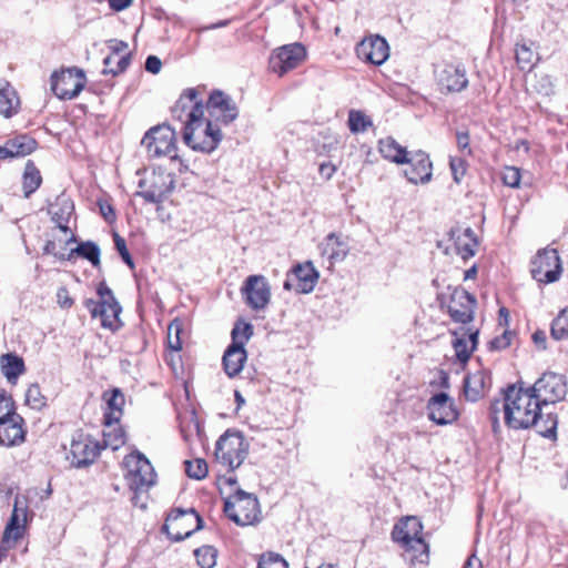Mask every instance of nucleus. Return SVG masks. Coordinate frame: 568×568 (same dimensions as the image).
<instances>
[{
    "instance_id": "nucleus-50",
    "label": "nucleus",
    "mask_w": 568,
    "mask_h": 568,
    "mask_svg": "<svg viewBox=\"0 0 568 568\" xmlns=\"http://www.w3.org/2000/svg\"><path fill=\"white\" fill-rule=\"evenodd\" d=\"M514 336V332L509 331L508 328H505L499 336L495 337L489 342L490 349L500 351L507 348L510 345Z\"/></svg>"
},
{
    "instance_id": "nucleus-14",
    "label": "nucleus",
    "mask_w": 568,
    "mask_h": 568,
    "mask_svg": "<svg viewBox=\"0 0 568 568\" xmlns=\"http://www.w3.org/2000/svg\"><path fill=\"white\" fill-rule=\"evenodd\" d=\"M101 447L92 437L77 432L72 436L68 459L77 468L91 465L99 456Z\"/></svg>"
},
{
    "instance_id": "nucleus-49",
    "label": "nucleus",
    "mask_w": 568,
    "mask_h": 568,
    "mask_svg": "<svg viewBox=\"0 0 568 568\" xmlns=\"http://www.w3.org/2000/svg\"><path fill=\"white\" fill-rule=\"evenodd\" d=\"M453 346L456 353V357L459 362L466 363L471 355V347L468 346V342L464 337H456L453 342Z\"/></svg>"
},
{
    "instance_id": "nucleus-23",
    "label": "nucleus",
    "mask_w": 568,
    "mask_h": 568,
    "mask_svg": "<svg viewBox=\"0 0 568 568\" xmlns=\"http://www.w3.org/2000/svg\"><path fill=\"white\" fill-rule=\"evenodd\" d=\"M409 168L404 171L407 180L413 184H425L432 180L433 164L429 155L424 151L409 153L408 161Z\"/></svg>"
},
{
    "instance_id": "nucleus-11",
    "label": "nucleus",
    "mask_w": 568,
    "mask_h": 568,
    "mask_svg": "<svg viewBox=\"0 0 568 568\" xmlns=\"http://www.w3.org/2000/svg\"><path fill=\"white\" fill-rule=\"evenodd\" d=\"M142 145L146 149L149 156H170L179 160L175 151V131L166 124L151 128L142 139Z\"/></svg>"
},
{
    "instance_id": "nucleus-26",
    "label": "nucleus",
    "mask_w": 568,
    "mask_h": 568,
    "mask_svg": "<svg viewBox=\"0 0 568 568\" xmlns=\"http://www.w3.org/2000/svg\"><path fill=\"white\" fill-rule=\"evenodd\" d=\"M438 85L447 92H460L468 85L466 70L462 65H445L437 74Z\"/></svg>"
},
{
    "instance_id": "nucleus-44",
    "label": "nucleus",
    "mask_w": 568,
    "mask_h": 568,
    "mask_svg": "<svg viewBox=\"0 0 568 568\" xmlns=\"http://www.w3.org/2000/svg\"><path fill=\"white\" fill-rule=\"evenodd\" d=\"M182 323L179 320H174L168 327V345L172 351H180L182 348L181 335Z\"/></svg>"
},
{
    "instance_id": "nucleus-7",
    "label": "nucleus",
    "mask_w": 568,
    "mask_h": 568,
    "mask_svg": "<svg viewBox=\"0 0 568 568\" xmlns=\"http://www.w3.org/2000/svg\"><path fill=\"white\" fill-rule=\"evenodd\" d=\"M183 140L194 151L211 153L222 140V133L217 125L211 121L204 122L202 116L183 126Z\"/></svg>"
},
{
    "instance_id": "nucleus-56",
    "label": "nucleus",
    "mask_w": 568,
    "mask_h": 568,
    "mask_svg": "<svg viewBox=\"0 0 568 568\" xmlns=\"http://www.w3.org/2000/svg\"><path fill=\"white\" fill-rule=\"evenodd\" d=\"M43 253L44 254L53 255L54 257H57V258H59L61 261L67 260V254L65 253H60L58 251L55 241H51V240L47 241V243L43 246Z\"/></svg>"
},
{
    "instance_id": "nucleus-5",
    "label": "nucleus",
    "mask_w": 568,
    "mask_h": 568,
    "mask_svg": "<svg viewBox=\"0 0 568 568\" xmlns=\"http://www.w3.org/2000/svg\"><path fill=\"white\" fill-rule=\"evenodd\" d=\"M97 294L99 300L87 298L84 306L89 310L93 318L101 320V325L104 328L112 331L118 329L120 326V313L122 311L121 305L105 282H101L98 285Z\"/></svg>"
},
{
    "instance_id": "nucleus-16",
    "label": "nucleus",
    "mask_w": 568,
    "mask_h": 568,
    "mask_svg": "<svg viewBox=\"0 0 568 568\" xmlns=\"http://www.w3.org/2000/svg\"><path fill=\"white\" fill-rule=\"evenodd\" d=\"M139 187L144 189L136 192V196L149 203H159L173 190L174 180L165 172H153L148 180H141Z\"/></svg>"
},
{
    "instance_id": "nucleus-60",
    "label": "nucleus",
    "mask_w": 568,
    "mask_h": 568,
    "mask_svg": "<svg viewBox=\"0 0 568 568\" xmlns=\"http://www.w3.org/2000/svg\"><path fill=\"white\" fill-rule=\"evenodd\" d=\"M99 207H100V212L105 221L113 222L115 220V213H114L112 205L104 202V203H100Z\"/></svg>"
},
{
    "instance_id": "nucleus-28",
    "label": "nucleus",
    "mask_w": 568,
    "mask_h": 568,
    "mask_svg": "<svg viewBox=\"0 0 568 568\" xmlns=\"http://www.w3.org/2000/svg\"><path fill=\"white\" fill-rule=\"evenodd\" d=\"M449 237L455 243V248L463 260L473 257L478 246V240L470 227H454L449 231Z\"/></svg>"
},
{
    "instance_id": "nucleus-43",
    "label": "nucleus",
    "mask_w": 568,
    "mask_h": 568,
    "mask_svg": "<svg viewBox=\"0 0 568 568\" xmlns=\"http://www.w3.org/2000/svg\"><path fill=\"white\" fill-rule=\"evenodd\" d=\"M21 521L22 519L20 517H17V514H11L10 520L3 532L4 541H17L22 537L23 527L20 524Z\"/></svg>"
},
{
    "instance_id": "nucleus-31",
    "label": "nucleus",
    "mask_w": 568,
    "mask_h": 568,
    "mask_svg": "<svg viewBox=\"0 0 568 568\" xmlns=\"http://www.w3.org/2000/svg\"><path fill=\"white\" fill-rule=\"evenodd\" d=\"M490 382L489 376L484 371L467 374L464 379V394L470 402H476L484 396L487 383Z\"/></svg>"
},
{
    "instance_id": "nucleus-22",
    "label": "nucleus",
    "mask_w": 568,
    "mask_h": 568,
    "mask_svg": "<svg viewBox=\"0 0 568 568\" xmlns=\"http://www.w3.org/2000/svg\"><path fill=\"white\" fill-rule=\"evenodd\" d=\"M356 53L359 59L381 65L389 57V47L384 38L374 36L361 41L356 47Z\"/></svg>"
},
{
    "instance_id": "nucleus-20",
    "label": "nucleus",
    "mask_w": 568,
    "mask_h": 568,
    "mask_svg": "<svg viewBox=\"0 0 568 568\" xmlns=\"http://www.w3.org/2000/svg\"><path fill=\"white\" fill-rule=\"evenodd\" d=\"M318 273L311 262L296 265L284 282L286 291L306 294L314 290Z\"/></svg>"
},
{
    "instance_id": "nucleus-64",
    "label": "nucleus",
    "mask_w": 568,
    "mask_h": 568,
    "mask_svg": "<svg viewBox=\"0 0 568 568\" xmlns=\"http://www.w3.org/2000/svg\"><path fill=\"white\" fill-rule=\"evenodd\" d=\"M132 3V0H109L110 7L115 11H122Z\"/></svg>"
},
{
    "instance_id": "nucleus-51",
    "label": "nucleus",
    "mask_w": 568,
    "mask_h": 568,
    "mask_svg": "<svg viewBox=\"0 0 568 568\" xmlns=\"http://www.w3.org/2000/svg\"><path fill=\"white\" fill-rule=\"evenodd\" d=\"M520 171L515 166H507L503 172L501 180L505 185L510 187H518L520 183Z\"/></svg>"
},
{
    "instance_id": "nucleus-1",
    "label": "nucleus",
    "mask_w": 568,
    "mask_h": 568,
    "mask_svg": "<svg viewBox=\"0 0 568 568\" xmlns=\"http://www.w3.org/2000/svg\"><path fill=\"white\" fill-rule=\"evenodd\" d=\"M542 408L529 388L510 384L501 392V398L495 399L490 404L493 432L495 434L499 432V414L503 413L504 422L510 429L535 427L544 437L555 438L558 425L557 416L550 412L542 413Z\"/></svg>"
},
{
    "instance_id": "nucleus-37",
    "label": "nucleus",
    "mask_w": 568,
    "mask_h": 568,
    "mask_svg": "<svg viewBox=\"0 0 568 568\" xmlns=\"http://www.w3.org/2000/svg\"><path fill=\"white\" fill-rule=\"evenodd\" d=\"M552 338L560 341L568 338V307L564 308L551 323Z\"/></svg>"
},
{
    "instance_id": "nucleus-53",
    "label": "nucleus",
    "mask_w": 568,
    "mask_h": 568,
    "mask_svg": "<svg viewBox=\"0 0 568 568\" xmlns=\"http://www.w3.org/2000/svg\"><path fill=\"white\" fill-rule=\"evenodd\" d=\"M115 64H116L115 69H103L102 73L118 75V74L124 72L130 64V53L122 55L120 58L116 57Z\"/></svg>"
},
{
    "instance_id": "nucleus-34",
    "label": "nucleus",
    "mask_w": 568,
    "mask_h": 568,
    "mask_svg": "<svg viewBox=\"0 0 568 568\" xmlns=\"http://www.w3.org/2000/svg\"><path fill=\"white\" fill-rule=\"evenodd\" d=\"M20 99L17 91L7 83L0 89V115L11 118L19 111Z\"/></svg>"
},
{
    "instance_id": "nucleus-15",
    "label": "nucleus",
    "mask_w": 568,
    "mask_h": 568,
    "mask_svg": "<svg viewBox=\"0 0 568 568\" xmlns=\"http://www.w3.org/2000/svg\"><path fill=\"white\" fill-rule=\"evenodd\" d=\"M203 114L204 106L202 100L199 98V92L193 88L184 90L172 108L173 118L180 121L183 126L194 123Z\"/></svg>"
},
{
    "instance_id": "nucleus-33",
    "label": "nucleus",
    "mask_w": 568,
    "mask_h": 568,
    "mask_svg": "<svg viewBox=\"0 0 568 568\" xmlns=\"http://www.w3.org/2000/svg\"><path fill=\"white\" fill-rule=\"evenodd\" d=\"M0 367L3 376L11 384H16L18 377L26 371L23 358L13 353L1 355Z\"/></svg>"
},
{
    "instance_id": "nucleus-21",
    "label": "nucleus",
    "mask_w": 568,
    "mask_h": 568,
    "mask_svg": "<svg viewBox=\"0 0 568 568\" xmlns=\"http://www.w3.org/2000/svg\"><path fill=\"white\" fill-rule=\"evenodd\" d=\"M475 306V297L464 288H457L450 296L448 313L454 322L467 324L474 320Z\"/></svg>"
},
{
    "instance_id": "nucleus-2",
    "label": "nucleus",
    "mask_w": 568,
    "mask_h": 568,
    "mask_svg": "<svg viewBox=\"0 0 568 568\" xmlns=\"http://www.w3.org/2000/svg\"><path fill=\"white\" fill-rule=\"evenodd\" d=\"M423 525L417 517H406L396 524L392 538L407 551H412V562L424 564L428 560V545L422 537Z\"/></svg>"
},
{
    "instance_id": "nucleus-63",
    "label": "nucleus",
    "mask_w": 568,
    "mask_h": 568,
    "mask_svg": "<svg viewBox=\"0 0 568 568\" xmlns=\"http://www.w3.org/2000/svg\"><path fill=\"white\" fill-rule=\"evenodd\" d=\"M109 47L112 50L113 55L116 57L120 52L126 50L128 43L120 40H111Z\"/></svg>"
},
{
    "instance_id": "nucleus-45",
    "label": "nucleus",
    "mask_w": 568,
    "mask_h": 568,
    "mask_svg": "<svg viewBox=\"0 0 568 568\" xmlns=\"http://www.w3.org/2000/svg\"><path fill=\"white\" fill-rule=\"evenodd\" d=\"M257 568H288V565L281 555L266 552L260 557Z\"/></svg>"
},
{
    "instance_id": "nucleus-61",
    "label": "nucleus",
    "mask_w": 568,
    "mask_h": 568,
    "mask_svg": "<svg viewBox=\"0 0 568 568\" xmlns=\"http://www.w3.org/2000/svg\"><path fill=\"white\" fill-rule=\"evenodd\" d=\"M532 341L535 343V345L539 348V349H546V341H547V336H546V333L544 331H536L534 334H532Z\"/></svg>"
},
{
    "instance_id": "nucleus-3",
    "label": "nucleus",
    "mask_w": 568,
    "mask_h": 568,
    "mask_svg": "<svg viewBox=\"0 0 568 568\" xmlns=\"http://www.w3.org/2000/svg\"><path fill=\"white\" fill-rule=\"evenodd\" d=\"M250 444L241 432L227 429L216 442L215 459L227 470L239 468L248 455Z\"/></svg>"
},
{
    "instance_id": "nucleus-32",
    "label": "nucleus",
    "mask_w": 568,
    "mask_h": 568,
    "mask_svg": "<svg viewBox=\"0 0 568 568\" xmlns=\"http://www.w3.org/2000/svg\"><path fill=\"white\" fill-rule=\"evenodd\" d=\"M378 151L384 159L396 164H405L408 161L409 152L392 136L378 141Z\"/></svg>"
},
{
    "instance_id": "nucleus-59",
    "label": "nucleus",
    "mask_w": 568,
    "mask_h": 568,
    "mask_svg": "<svg viewBox=\"0 0 568 568\" xmlns=\"http://www.w3.org/2000/svg\"><path fill=\"white\" fill-rule=\"evenodd\" d=\"M12 514H17V517H20L22 521L27 519V505L21 501L20 497H16Z\"/></svg>"
},
{
    "instance_id": "nucleus-18",
    "label": "nucleus",
    "mask_w": 568,
    "mask_h": 568,
    "mask_svg": "<svg viewBox=\"0 0 568 568\" xmlns=\"http://www.w3.org/2000/svg\"><path fill=\"white\" fill-rule=\"evenodd\" d=\"M246 304L255 310H264L271 300V286L263 275H250L242 288Z\"/></svg>"
},
{
    "instance_id": "nucleus-42",
    "label": "nucleus",
    "mask_w": 568,
    "mask_h": 568,
    "mask_svg": "<svg viewBox=\"0 0 568 568\" xmlns=\"http://www.w3.org/2000/svg\"><path fill=\"white\" fill-rule=\"evenodd\" d=\"M185 471L190 478L203 479L207 475V464L204 459L185 460Z\"/></svg>"
},
{
    "instance_id": "nucleus-4",
    "label": "nucleus",
    "mask_w": 568,
    "mask_h": 568,
    "mask_svg": "<svg viewBox=\"0 0 568 568\" xmlns=\"http://www.w3.org/2000/svg\"><path fill=\"white\" fill-rule=\"evenodd\" d=\"M124 465L128 468L125 479L131 490L135 493L132 498L138 504V494L148 491L156 483V473L150 460L140 452L125 456Z\"/></svg>"
},
{
    "instance_id": "nucleus-9",
    "label": "nucleus",
    "mask_w": 568,
    "mask_h": 568,
    "mask_svg": "<svg viewBox=\"0 0 568 568\" xmlns=\"http://www.w3.org/2000/svg\"><path fill=\"white\" fill-rule=\"evenodd\" d=\"M203 528V519L194 508L173 509L162 527L163 532L173 541H182Z\"/></svg>"
},
{
    "instance_id": "nucleus-36",
    "label": "nucleus",
    "mask_w": 568,
    "mask_h": 568,
    "mask_svg": "<svg viewBox=\"0 0 568 568\" xmlns=\"http://www.w3.org/2000/svg\"><path fill=\"white\" fill-rule=\"evenodd\" d=\"M42 178L40 171L32 162H28L23 173V192L24 197H30V195L36 192L41 185Z\"/></svg>"
},
{
    "instance_id": "nucleus-55",
    "label": "nucleus",
    "mask_w": 568,
    "mask_h": 568,
    "mask_svg": "<svg viewBox=\"0 0 568 568\" xmlns=\"http://www.w3.org/2000/svg\"><path fill=\"white\" fill-rule=\"evenodd\" d=\"M104 442L106 446H111L112 449H118L120 446L124 444V434L121 429H119L113 438H111L110 434H104Z\"/></svg>"
},
{
    "instance_id": "nucleus-39",
    "label": "nucleus",
    "mask_w": 568,
    "mask_h": 568,
    "mask_svg": "<svg viewBox=\"0 0 568 568\" xmlns=\"http://www.w3.org/2000/svg\"><path fill=\"white\" fill-rule=\"evenodd\" d=\"M194 556L202 568H213L216 564L217 550L206 545L195 549Z\"/></svg>"
},
{
    "instance_id": "nucleus-12",
    "label": "nucleus",
    "mask_w": 568,
    "mask_h": 568,
    "mask_svg": "<svg viewBox=\"0 0 568 568\" xmlns=\"http://www.w3.org/2000/svg\"><path fill=\"white\" fill-rule=\"evenodd\" d=\"M561 271L560 257L556 248L539 250L531 261V276L540 283L549 284L558 281Z\"/></svg>"
},
{
    "instance_id": "nucleus-24",
    "label": "nucleus",
    "mask_w": 568,
    "mask_h": 568,
    "mask_svg": "<svg viewBox=\"0 0 568 568\" xmlns=\"http://www.w3.org/2000/svg\"><path fill=\"white\" fill-rule=\"evenodd\" d=\"M24 419L18 414L0 418V446L12 447L26 439Z\"/></svg>"
},
{
    "instance_id": "nucleus-17",
    "label": "nucleus",
    "mask_w": 568,
    "mask_h": 568,
    "mask_svg": "<svg viewBox=\"0 0 568 568\" xmlns=\"http://www.w3.org/2000/svg\"><path fill=\"white\" fill-rule=\"evenodd\" d=\"M428 418L437 425H448L458 419L455 400L446 393L433 395L427 402Z\"/></svg>"
},
{
    "instance_id": "nucleus-38",
    "label": "nucleus",
    "mask_w": 568,
    "mask_h": 568,
    "mask_svg": "<svg viewBox=\"0 0 568 568\" xmlns=\"http://www.w3.org/2000/svg\"><path fill=\"white\" fill-rule=\"evenodd\" d=\"M10 145L17 156H26L36 150L37 142L28 135H19L10 140Z\"/></svg>"
},
{
    "instance_id": "nucleus-29",
    "label": "nucleus",
    "mask_w": 568,
    "mask_h": 568,
    "mask_svg": "<svg viewBox=\"0 0 568 568\" xmlns=\"http://www.w3.org/2000/svg\"><path fill=\"white\" fill-rule=\"evenodd\" d=\"M73 210V203L64 196L58 197L57 202L52 204L49 209L51 219L57 224V226L62 232L70 233V237L65 241L67 245L77 241L74 234L70 231L68 226V222Z\"/></svg>"
},
{
    "instance_id": "nucleus-19",
    "label": "nucleus",
    "mask_w": 568,
    "mask_h": 568,
    "mask_svg": "<svg viewBox=\"0 0 568 568\" xmlns=\"http://www.w3.org/2000/svg\"><path fill=\"white\" fill-rule=\"evenodd\" d=\"M305 58V49L300 43L283 45L270 59L272 70L278 75L295 69Z\"/></svg>"
},
{
    "instance_id": "nucleus-8",
    "label": "nucleus",
    "mask_w": 568,
    "mask_h": 568,
    "mask_svg": "<svg viewBox=\"0 0 568 568\" xmlns=\"http://www.w3.org/2000/svg\"><path fill=\"white\" fill-rule=\"evenodd\" d=\"M224 513L239 526L254 525L260 520V504L253 494L237 489L236 493L224 503Z\"/></svg>"
},
{
    "instance_id": "nucleus-13",
    "label": "nucleus",
    "mask_w": 568,
    "mask_h": 568,
    "mask_svg": "<svg viewBox=\"0 0 568 568\" xmlns=\"http://www.w3.org/2000/svg\"><path fill=\"white\" fill-rule=\"evenodd\" d=\"M84 72L72 68L51 77V89L61 100H72L80 94L85 85Z\"/></svg>"
},
{
    "instance_id": "nucleus-40",
    "label": "nucleus",
    "mask_w": 568,
    "mask_h": 568,
    "mask_svg": "<svg viewBox=\"0 0 568 568\" xmlns=\"http://www.w3.org/2000/svg\"><path fill=\"white\" fill-rule=\"evenodd\" d=\"M369 126H372V121L364 112L349 111L348 128L353 133L365 132Z\"/></svg>"
},
{
    "instance_id": "nucleus-46",
    "label": "nucleus",
    "mask_w": 568,
    "mask_h": 568,
    "mask_svg": "<svg viewBox=\"0 0 568 568\" xmlns=\"http://www.w3.org/2000/svg\"><path fill=\"white\" fill-rule=\"evenodd\" d=\"M532 50L526 44L517 45L516 49V61L520 69H530L532 67Z\"/></svg>"
},
{
    "instance_id": "nucleus-27",
    "label": "nucleus",
    "mask_w": 568,
    "mask_h": 568,
    "mask_svg": "<svg viewBox=\"0 0 568 568\" xmlns=\"http://www.w3.org/2000/svg\"><path fill=\"white\" fill-rule=\"evenodd\" d=\"M318 247L321 254L326 256L331 264L343 262L349 252L348 242L334 232L327 234Z\"/></svg>"
},
{
    "instance_id": "nucleus-25",
    "label": "nucleus",
    "mask_w": 568,
    "mask_h": 568,
    "mask_svg": "<svg viewBox=\"0 0 568 568\" xmlns=\"http://www.w3.org/2000/svg\"><path fill=\"white\" fill-rule=\"evenodd\" d=\"M207 109L212 116L229 124L237 118V108L232 99L222 91H214L207 101Z\"/></svg>"
},
{
    "instance_id": "nucleus-6",
    "label": "nucleus",
    "mask_w": 568,
    "mask_h": 568,
    "mask_svg": "<svg viewBox=\"0 0 568 568\" xmlns=\"http://www.w3.org/2000/svg\"><path fill=\"white\" fill-rule=\"evenodd\" d=\"M253 334L252 325L236 324L232 329V343L224 352L222 363L224 372L231 378L237 376L247 359L245 344Z\"/></svg>"
},
{
    "instance_id": "nucleus-48",
    "label": "nucleus",
    "mask_w": 568,
    "mask_h": 568,
    "mask_svg": "<svg viewBox=\"0 0 568 568\" xmlns=\"http://www.w3.org/2000/svg\"><path fill=\"white\" fill-rule=\"evenodd\" d=\"M453 179L456 183H460L467 171L466 160L463 158L452 156L449 161Z\"/></svg>"
},
{
    "instance_id": "nucleus-57",
    "label": "nucleus",
    "mask_w": 568,
    "mask_h": 568,
    "mask_svg": "<svg viewBox=\"0 0 568 568\" xmlns=\"http://www.w3.org/2000/svg\"><path fill=\"white\" fill-rule=\"evenodd\" d=\"M456 140H457V146L460 151L466 152L467 154L471 153V150L469 148L468 132H457Z\"/></svg>"
},
{
    "instance_id": "nucleus-10",
    "label": "nucleus",
    "mask_w": 568,
    "mask_h": 568,
    "mask_svg": "<svg viewBox=\"0 0 568 568\" xmlns=\"http://www.w3.org/2000/svg\"><path fill=\"white\" fill-rule=\"evenodd\" d=\"M542 407L562 400L567 394L566 377L555 372L544 373L528 387Z\"/></svg>"
},
{
    "instance_id": "nucleus-30",
    "label": "nucleus",
    "mask_w": 568,
    "mask_h": 568,
    "mask_svg": "<svg viewBox=\"0 0 568 568\" xmlns=\"http://www.w3.org/2000/svg\"><path fill=\"white\" fill-rule=\"evenodd\" d=\"M103 400L106 404L104 424L111 426L119 423L123 415L124 394L119 388H113L112 390L104 392Z\"/></svg>"
},
{
    "instance_id": "nucleus-54",
    "label": "nucleus",
    "mask_w": 568,
    "mask_h": 568,
    "mask_svg": "<svg viewBox=\"0 0 568 568\" xmlns=\"http://www.w3.org/2000/svg\"><path fill=\"white\" fill-rule=\"evenodd\" d=\"M73 303H74V301L70 296L68 288L64 286L59 287L57 291V304L61 308L68 310V308L72 307Z\"/></svg>"
},
{
    "instance_id": "nucleus-62",
    "label": "nucleus",
    "mask_w": 568,
    "mask_h": 568,
    "mask_svg": "<svg viewBox=\"0 0 568 568\" xmlns=\"http://www.w3.org/2000/svg\"><path fill=\"white\" fill-rule=\"evenodd\" d=\"M509 311L506 307H500L498 311V325L507 328L509 325Z\"/></svg>"
},
{
    "instance_id": "nucleus-35",
    "label": "nucleus",
    "mask_w": 568,
    "mask_h": 568,
    "mask_svg": "<svg viewBox=\"0 0 568 568\" xmlns=\"http://www.w3.org/2000/svg\"><path fill=\"white\" fill-rule=\"evenodd\" d=\"M100 247L92 241L81 242L77 247L72 248L67 254V260L71 261L75 255L88 260L94 267H99L100 261Z\"/></svg>"
},
{
    "instance_id": "nucleus-52",
    "label": "nucleus",
    "mask_w": 568,
    "mask_h": 568,
    "mask_svg": "<svg viewBox=\"0 0 568 568\" xmlns=\"http://www.w3.org/2000/svg\"><path fill=\"white\" fill-rule=\"evenodd\" d=\"M114 245H115V248L118 250L120 256L122 257L123 262L130 268H134V262H133V258H132V256L130 255V253L128 251L125 240L122 236H120L119 234H116V233L114 234Z\"/></svg>"
},
{
    "instance_id": "nucleus-41",
    "label": "nucleus",
    "mask_w": 568,
    "mask_h": 568,
    "mask_svg": "<svg viewBox=\"0 0 568 568\" xmlns=\"http://www.w3.org/2000/svg\"><path fill=\"white\" fill-rule=\"evenodd\" d=\"M26 404L32 409L40 410L47 405V399L42 395L38 384H31L26 392Z\"/></svg>"
},
{
    "instance_id": "nucleus-47",
    "label": "nucleus",
    "mask_w": 568,
    "mask_h": 568,
    "mask_svg": "<svg viewBox=\"0 0 568 568\" xmlns=\"http://www.w3.org/2000/svg\"><path fill=\"white\" fill-rule=\"evenodd\" d=\"M16 413V403L12 396L7 390L0 389V418H6Z\"/></svg>"
},
{
    "instance_id": "nucleus-58",
    "label": "nucleus",
    "mask_w": 568,
    "mask_h": 568,
    "mask_svg": "<svg viewBox=\"0 0 568 568\" xmlns=\"http://www.w3.org/2000/svg\"><path fill=\"white\" fill-rule=\"evenodd\" d=\"M162 67L161 60L155 55H149L145 61V70L150 73L156 74Z\"/></svg>"
}]
</instances>
